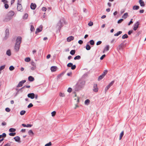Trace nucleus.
Instances as JSON below:
<instances>
[{"instance_id": "f257e3e1", "label": "nucleus", "mask_w": 146, "mask_h": 146, "mask_svg": "<svg viewBox=\"0 0 146 146\" xmlns=\"http://www.w3.org/2000/svg\"><path fill=\"white\" fill-rule=\"evenodd\" d=\"M85 84V81L82 79H80L78 82L75 88L76 91H78L83 88Z\"/></svg>"}, {"instance_id": "f03ea898", "label": "nucleus", "mask_w": 146, "mask_h": 146, "mask_svg": "<svg viewBox=\"0 0 146 146\" xmlns=\"http://www.w3.org/2000/svg\"><path fill=\"white\" fill-rule=\"evenodd\" d=\"M21 40L22 38L20 36L18 37L16 39L14 50L16 52H17L19 50Z\"/></svg>"}, {"instance_id": "7ed1b4c3", "label": "nucleus", "mask_w": 146, "mask_h": 146, "mask_svg": "<svg viewBox=\"0 0 146 146\" xmlns=\"http://www.w3.org/2000/svg\"><path fill=\"white\" fill-rule=\"evenodd\" d=\"M63 26V25L62 22H61V20H60L57 23L56 28L60 31L61 27H62Z\"/></svg>"}, {"instance_id": "20e7f679", "label": "nucleus", "mask_w": 146, "mask_h": 146, "mask_svg": "<svg viewBox=\"0 0 146 146\" xmlns=\"http://www.w3.org/2000/svg\"><path fill=\"white\" fill-rule=\"evenodd\" d=\"M26 82L25 80H22L20 81L18 85L17 86V88H19L22 86L23 84H24Z\"/></svg>"}, {"instance_id": "39448f33", "label": "nucleus", "mask_w": 146, "mask_h": 146, "mask_svg": "<svg viewBox=\"0 0 146 146\" xmlns=\"http://www.w3.org/2000/svg\"><path fill=\"white\" fill-rule=\"evenodd\" d=\"M114 83V81H112L107 87H106L105 90V92H106L110 88V87Z\"/></svg>"}, {"instance_id": "423d86ee", "label": "nucleus", "mask_w": 146, "mask_h": 146, "mask_svg": "<svg viewBox=\"0 0 146 146\" xmlns=\"http://www.w3.org/2000/svg\"><path fill=\"white\" fill-rule=\"evenodd\" d=\"M11 17H9V16H8L7 14L5 17L3 21L5 22H8L11 20Z\"/></svg>"}, {"instance_id": "0eeeda50", "label": "nucleus", "mask_w": 146, "mask_h": 146, "mask_svg": "<svg viewBox=\"0 0 146 146\" xmlns=\"http://www.w3.org/2000/svg\"><path fill=\"white\" fill-rule=\"evenodd\" d=\"M139 21H137L136 23L134 25L133 27V30L134 31H136L137 29L139 27Z\"/></svg>"}, {"instance_id": "6e6552de", "label": "nucleus", "mask_w": 146, "mask_h": 146, "mask_svg": "<svg viewBox=\"0 0 146 146\" xmlns=\"http://www.w3.org/2000/svg\"><path fill=\"white\" fill-rule=\"evenodd\" d=\"M35 94L34 93H31L27 95V96L31 99H33L35 98Z\"/></svg>"}, {"instance_id": "1a4fd4ad", "label": "nucleus", "mask_w": 146, "mask_h": 146, "mask_svg": "<svg viewBox=\"0 0 146 146\" xmlns=\"http://www.w3.org/2000/svg\"><path fill=\"white\" fill-rule=\"evenodd\" d=\"M98 88L96 84H94L93 86V90L95 92H97L98 91Z\"/></svg>"}, {"instance_id": "9d476101", "label": "nucleus", "mask_w": 146, "mask_h": 146, "mask_svg": "<svg viewBox=\"0 0 146 146\" xmlns=\"http://www.w3.org/2000/svg\"><path fill=\"white\" fill-rule=\"evenodd\" d=\"M22 9L21 5L19 3H17V9L19 11H21Z\"/></svg>"}, {"instance_id": "9b49d317", "label": "nucleus", "mask_w": 146, "mask_h": 146, "mask_svg": "<svg viewBox=\"0 0 146 146\" xmlns=\"http://www.w3.org/2000/svg\"><path fill=\"white\" fill-rule=\"evenodd\" d=\"M15 14L14 12L13 11H11L8 12L7 15L11 18V17L13 16Z\"/></svg>"}, {"instance_id": "f8f14e48", "label": "nucleus", "mask_w": 146, "mask_h": 146, "mask_svg": "<svg viewBox=\"0 0 146 146\" xmlns=\"http://www.w3.org/2000/svg\"><path fill=\"white\" fill-rule=\"evenodd\" d=\"M30 7L32 9L34 10L35 9L36 7V5L35 3H32L31 4Z\"/></svg>"}, {"instance_id": "ddd939ff", "label": "nucleus", "mask_w": 146, "mask_h": 146, "mask_svg": "<svg viewBox=\"0 0 146 146\" xmlns=\"http://www.w3.org/2000/svg\"><path fill=\"white\" fill-rule=\"evenodd\" d=\"M14 139L16 141L19 143L21 142L20 138L19 136H16L14 138Z\"/></svg>"}, {"instance_id": "4468645a", "label": "nucleus", "mask_w": 146, "mask_h": 146, "mask_svg": "<svg viewBox=\"0 0 146 146\" xmlns=\"http://www.w3.org/2000/svg\"><path fill=\"white\" fill-rule=\"evenodd\" d=\"M74 38L72 36H70L69 37L67 38V40L68 42H70L71 40H73L74 39Z\"/></svg>"}, {"instance_id": "2eb2a0df", "label": "nucleus", "mask_w": 146, "mask_h": 146, "mask_svg": "<svg viewBox=\"0 0 146 146\" xmlns=\"http://www.w3.org/2000/svg\"><path fill=\"white\" fill-rule=\"evenodd\" d=\"M57 67L56 66H52L51 67V70L52 72H55L57 69Z\"/></svg>"}, {"instance_id": "dca6fc26", "label": "nucleus", "mask_w": 146, "mask_h": 146, "mask_svg": "<svg viewBox=\"0 0 146 146\" xmlns=\"http://www.w3.org/2000/svg\"><path fill=\"white\" fill-rule=\"evenodd\" d=\"M123 46V43L119 44L117 47V49L118 50H120Z\"/></svg>"}, {"instance_id": "f3484780", "label": "nucleus", "mask_w": 146, "mask_h": 146, "mask_svg": "<svg viewBox=\"0 0 146 146\" xmlns=\"http://www.w3.org/2000/svg\"><path fill=\"white\" fill-rule=\"evenodd\" d=\"M128 16V14L127 13H125L122 16V17L124 19H126Z\"/></svg>"}, {"instance_id": "a211bd4d", "label": "nucleus", "mask_w": 146, "mask_h": 146, "mask_svg": "<svg viewBox=\"0 0 146 146\" xmlns=\"http://www.w3.org/2000/svg\"><path fill=\"white\" fill-rule=\"evenodd\" d=\"M42 27H41L40 28H37L36 29V31H35V34H37V33L40 32L42 31Z\"/></svg>"}, {"instance_id": "6ab92c4d", "label": "nucleus", "mask_w": 146, "mask_h": 146, "mask_svg": "<svg viewBox=\"0 0 146 146\" xmlns=\"http://www.w3.org/2000/svg\"><path fill=\"white\" fill-rule=\"evenodd\" d=\"M28 80L29 81L32 82L34 80V78L33 77L30 76L28 77Z\"/></svg>"}, {"instance_id": "aec40b11", "label": "nucleus", "mask_w": 146, "mask_h": 146, "mask_svg": "<svg viewBox=\"0 0 146 146\" xmlns=\"http://www.w3.org/2000/svg\"><path fill=\"white\" fill-rule=\"evenodd\" d=\"M6 35L5 37L7 38L9 35V30L8 29H6L5 30Z\"/></svg>"}, {"instance_id": "412c9836", "label": "nucleus", "mask_w": 146, "mask_h": 146, "mask_svg": "<svg viewBox=\"0 0 146 146\" xmlns=\"http://www.w3.org/2000/svg\"><path fill=\"white\" fill-rule=\"evenodd\" d=\"M89 43L91 45H94V44L95 42L93 40H90L88 43Z\"/></svg>"}, {"instance_id": "4be33fe9", "label": "nucleus", "mask_w": 146, "mask_h": 146, "mask_svg": "<svg viewBox=\"0 0 146 146\" xmlns=\"http://www.w3.org/2000/svg\"><path fill=\"white\" fill-rule=\"evenodd\" d=\"M139 7L138 6L135 5L133 6V10H137L139 9Z\"/></svg>"}, {"instance_id": "5701e85b", "label": "nucleus", "mask_w": 146, "mask_h": 146, "mask_svg": "<svg viewBox=\"0 0 146 146\" xmlns=\"http://www.w3.org/2000/svg\"><path fill=\"white\" fill-rule=\"evenodd\" d=\"M91 47L88 44H87L86 47V49L87 50H89L91 49Z\"/></svg>"}, {"instance_id": "b1692460", "label": "nucleus", "mask_w": 146, "mask_h": 146, "mask_svg": "<svg viewBox=\"0 0 146 146\" xmlns=\"http://www.w3.org/2000/svg\"><path fill=\"white\" fill-rule=\"evenodd\" d=\"M6 54L8 56H10L11 55V52L10 50H8L6 52Z\"/></svg>"}, {"instance_id": "393cba45", "label": "nucleus", "mask_w": 146, "mask_h": 146, "mask_svg": "<svg viewBox=\"0 0 146 146\" xmlns=\"http://www.w3.org/2000/svg\"><path fill=\"white\" fill-rule=\"evenodd\" d=\"M104 77V76L102 74V75H100L98 77V81H100L102 79V78Z\"/></svg>"}, {"instance_id": "a878e982", "label": "nucleus", "mask_w": 146, "mask_h": 146, "mask_svg": "<svg viewBox=\"0 0 146 146\" xmlns=\"http://www.w3.org/2000/svg\"><path fill=\"white\" fill-rule=\"evenodd\" d=\"M122 33V32L121 31H118L114 35L115 36H117L121 34Z\"/></svg>"}, {"instance_id": "bb28decb", "label": "nucleus", "mask_w": 146, "mask_h": 146, "mask_svg": "<svg viewBox=\"0 0 146 146\" xmlns=\"http://www.w3.org/2000/svg\"><path fill=\"white\" fill-rule=\"evenodd\" d=\"M124 135V131H122L120 135V136H119V140H121L123 136V135Z\"/></svg>"}, {"instance_id": "cd10ccee", "label": "nucleus", "mask_w": 146, "mask_h": 146, "mask_svg": "<svg viewBox=\"0 0 146 146\" xmlns=\"http://www.w3.org/2000/svg\"><path fill=\"white\" fill-rule=\"evenodd\" d=\"M16 129L13 128H11L9 129V131L10 132H13L16 131Z\"/></svg>"}, {"instance_id": "c85d7f7f", "label": "nucleus", "mask_w": 146, "mask_h": 146, "mask_svg": "<svg viewBox=\"0 0 146 146\" xmlns=\"http://www.w3.org/2000/svg\"><path fill=\"white\" fill-rule=\"evenodd\" d=\"M109 45H107L106 47L104 49V50L103 51V52L104 53V51H108L109 50Z\"/></svg>"}, {"instance_id": "c756f323", "label": "nucleus", "mask_w": 146, "mask_h": 146, "mask_svg": "<svg viewBox=\"0 0 146 146\" xmlns=\"http://www.w3.org/2000/svg\"><path fill=\"white\" fill-rule=\"evenodd\" d=\"M90 102V100L88 99H87L85 101L84 103H85V104L86 105H88L89 104Z\"/></svg>"}, {"instance_id": "7c9ffc66", "label": "nucleus", "mask_w": 146, "mask_h": 146, "mask_svg": "<svg viewBox=\"0 0 146 146\" xmlns=\"http://www.w3.org/2000/svg\"><path fill=\"white\" fill-rule=\"evenodd\" d=\"M80 58H81V56L79 55H78V56H75L74 58V59L75 60H79V59H80Z\"/></svg>"}, {"instance_id": "2f4dec72", "label": "nucleus", "mask_w": 146, "mask_h": 146, "mask_svg": "<svg viewBox=\"0 0 146 146\" xmlns=\"http://www.w3.org/2000/svg\"><path fill=\"white\" fill-rule=\"evenodd\" d=\"M76 51L75 50H71L70 52V53L72 55H74Z\"/></svg>"}, {"instance_id": "473e14b6", "label": "nucleus", "mask_w": 146, "mask_h": 146, "mask_svg": "<svg viewBox=\"0 0 146 146\" xmlns=\"http://www.w3.org/2000/svg\"><path fill=\"white\" fill-rule=\"evenodd\" d=\"M128 37V36L127 34H125L123 35L122 36V38L123 39L127 38Z\"/></svg>"}, {"instance_id": "72a5a7b5", "label": "nucleus", "mask_w": 146, "mask_h": 146, "mask_svg": "<svg viewBox=\"0 0 146 146\" xmlns=\"http://www.w3.org/2000/svg\"><path fill=\"white\" fill-rule=\"evenodd\" d=\"M14 69V67L13 66H10L9 68V69L10 71H12Z\"/></svg>"}, {"instance_id": "f704fd0d", "label": "nucleus", "mask_w": 146, "mask_h": 146, "mask_svg": "<svg viewBox=\"0 0 146 146\" xmlns=\"http://www.w3.org/2000/svg\"><path fill=\"white\" fill-rule=\"evenodd\" d=\"M28 133L30 135H31V134L32 135H33L34 134V133L31 130H30L29 131Z\"/></svg>"}, {"instance_id": "c9c22d12", "label": "nucleus", "mask_w": 146, "mask_h": 146, "mask_svg": "<svg viewBox=\"0 0 146 146\" xmlns=\"http://www.w3.org/2000/svg\"><path fill=\"white\" fill-rule=\"evenodd\" d=\"M31 60L30 58L29 57L26 58L25 59V61L27 62H29Z\"/></svg>"}, {"instance_id": "e433bc0d", "label": "nucleus", "mask_w": 146, "mask_h": 146, "mask_svg": "<svg viewBox=\"0 0 146 146\" xmlns=\"http://www.w3.org/2000/svg\"><path fill=\"white\" fill-rule=\"evenodd\" d=\"M26 113V111L25 110L21 111L20 113V115H24Z\"/></svg>"}, {"instance_id": "4c0bfd02", "label": "nucleus", "mask_w": 146, "mask_h": 146, "mask_svg": "<svg viewBox=\"0 0 146 146\" xmlns=\"http://www.w3.org/2000/svg\"><path fill=\"white\" fill-rule=\"evenodd\" d=\"M30 30L31 32L35 30L34 28L33 25H31Z\"/></svg>"}, {"instance_id": "58836bf2", "label": "nucleus", "mask_w": 146, "mask_h": 146, "mask_svg": "<svg viewBox=\"0 0 146 146\" xmlns=\"http://www.w3.org/2000/svg\"><path fill=\"white\" fill-rule=\"evenodd\" d=\"M9 135L11 136H13L16 135L15 133H10L9 134Z\"/></svg>"}, {"instance_id": "ea45409f", "label": "nucleus", "mask_w": 146, "mask_h": 146, "mask_svg": "<svg viewBox=\"0 0 146 146\" xmlns=\"http://www.w3.org/2000/svg\"><path fill=\"white\" fill-rule=\"evenodd\" d=\"M139 3H140L141 6V7H144L145 6V4L143 1Z\"/></svg>"}, {"instance_id": "a19ab883", "label": "nucleus", "mask_w": 146, "mask_h": 146, "mask_svg": "<svg viewBox=\"0 0 146 146\" xmlns=\"http://www.w3.org/2000/svg\"><path fill=\"white\" fill-rule=\"evenodd\" d=\"M108 72V70H105L103 72V73L102 74L104 76L107 74Z\"/></svg>"}, {"instance_id": "79ce46f5", "label": "nucleus", "mask_w": 146, "mask_h": 146, "mask_svg": "<svg viewBox=\"0 0 146 146\" xmlns=\"http://www.w3.org/2000/svg\"><path fill=\"white\" fill-rule=\"evenodd\" d=\"M73 65V64L72 63H69L67 65V66L68 67H71Z\"/></svg>"}, {"instance_id": "37998d69", "label": "nucleus", "mask_w": 146, "mask_h": 146, "mask_svg": "<svg viewBox=\"0 0 146 146\" xmlns=\"http://www.w3.org/2000/svg\"><path fill=\"white\" fill-rule=\"evenodd\" d=\"M87 76H88V75H87V74L85 73L82 76V78H85L86 77H87Z\"/></svg>"}, {"instance_id": "c03bdc74", "label": "nucleus", "mask_w": 146, "mask_h": 146, "mask_svg": "<svg viewBox=\"0 0 146 146\" xmlns=\"http://www.w3.org/2000/svg\"><path fill=\"white\" fill-rule=\"evenodd\" d=\"M5 65H3L0 67V71L3 69L5 68Z\"/></svg>"}, {"instance_id": "a18cd8bd", "label": "nucleus", "mask_w": 146, "mask_h": 146, "mask_svg": "<svg viewBox=\"0 0 146 146\" xmlns=\"http://www.w3.org/2000/svg\"><path fill=\"white\" fill-rule=\"evenodd\" d=\"M123 21V19H122L119 20L117 21V23L118 24L121 23Z\"/></svg>"}, {"instance_id": "49530a36", "label": "nucleus", "mask_w": 146, "mask_h": 146, "mask_svg": "<svg viewBox=\"0 0 146 146\" xmlns=\"http://www.w3.org/2000/svg\"><path fill=\"white\" fill-rule=\"evenodd\" d=\"M52 145L51 142H50L49 143L45 144V146H50Z\"/></svg>"}, {"instance_id": "de8ad7c7", "label": "nucleus", "mask_w": 146, "mask_h": 146, "mask_svg": "<svg viewBox=\"0 0 146 146\" xmlns=\"http://www.w3.org/2000/svg\"><path fill=\"white\" fill-rule=\"evenodd\" d=\"M56 112L55 111H54L52 112L51 113L52 116L53 117L56 114Z\"/></svg>"}, {"instance_id": "09e8293b", "label": "nucleus", "mask_w": 146, "mask_h": 146, "mask_svg": "<svg viewBox=\"0 0 146 146\" xmlns=\"http://www.w3.org/2000/svg\"><path fill=\"white\" fill-rule=\"evenodd\" d=\"M28 15L27 14H25L24 16V18L26 19L28 17Z\"/></svg>"}, {"instance_id": "8fccbe9b", "label": "nucleus", "mask_w": 146, "mask_h": 146, "mask_svg": "<svg viewBox=\"0 0 146 146\" xmlns=\"http://www.w3.org/2000/svg\"><path fill=\"white\" fill-rule=\"evenodd\" d=\"M7 3H6L5 4V8L6 9H7L9 8V5L7 4Z\"/></svg>"}, {"instance_id": "3c124183", "label": "nucleus", "mask_w": 146, "mask_h": 146, "mask_svg": "<svg viewBox=\"0 0 146 146\" xmlns=\"http://www.w3.org/2000/svg\"><path fill=\"white\" fill-rule=\"evenodd\" d=\"M76 66L75 65H72V66H71V68L72 70H74L76 68Z\"/></svg>"}, {"instance_id": "603ef678", "label": "nucleus", "mask_w": 146, "mask_h": 146, "mask_svg": "<svg viewBox=\"0 0 146 146\" xmlns=\"http://www.w3.org/2000/svg\"><path fill=\"white\" fill-rule=\"evenodd\" d=\"M33 106V104L32 103L30 104L27 107L29 108H30L32 107Z\"/></svg>"}, {"instance_id": "864d4df0", "label": "nucleus", "mask_w": 146, "mask_h": 146, "mask_svg": "<svg viewBox=\"0 0 146 146\" xmlns=\"http://www.w3.org/2000/svg\"><path fill=\"white\" fill-rule=\"evenodd\" d=\"M106 55L105 54H104L102 55L100 58V59L101 60H102L106 56Z\"/></svg>"}, {"instance_id": "5fc2aeb1", "label": "nucleus", "mask_w": 146, "mask_h": 146, "mask_svg": "<svg viewBox=\"0 0 146 146\" xmlns=\"http://www.w3.org/2000/svg\"><path fill=\"white\" fill-rule=\"evenodd\" d=\"M31 64L33 66L36 67V64L34 62H31Z\"/></svg>"}, {"instance_id": "6e6d98bb", "label": "nucleus", "mask_w": 146, "mask_h": 146, "mask_svg": "<svg viewBox=\"0 0 146 146\" xmlns=\"http://www.w3.org/2000/svg\"><path fill=\"white\" fill-rule=\"evenodd\" d=\"M59 96L62 97H64L65 96V94L64 93H60L59 94Z\"/></svg>"}, {"instance_id": "4d7b16f0", "label": "nucleus", "mask_w": 146, "mask_h": 146, "mask_svg": "<svg viewBox=\"0 0 146 146\" xmlns=\"http://www.w3.org/2000/svg\"><path fill=\"white\" fill-rule=\"evenodd\" d=\"M10 110V109L8 108H7L5 109V111L7 112H9Z\"/></svg>"}, {"instance_id": "13d9d810", "label": "nucleus", "mask_w": 146, "mask_h": 146, "mask_svg": "<svg viewBox=\"0 0 146 146\" xmlns=\"http://www.w3.org/2000/svg\"><path fill=\"white\" fill-rule=\"evenodd\" d=\"M132 20H133V19H131V21H130L129 22L128 24V26L130 25L131 24H132L133 23Z\"/></svg>"}, {"instance_id": "bf43d9fd", "label": "nucleus", "mask_w": 146, "mask_h": 146, "mask_svg": "<svg viewBox=\"0 0 146 146\" xmlns=\"http://www.w3.org/2000/svg\"><path fill=\"white\" fill-rule=\"evenodd\" d=\"M93 25V23L92 22H90L88 24V25L90 26H91Z\"/></svg>"}, {"instance_id": "052dcab7", "label": "nucleus", "mask_w": 146, "mask_h": 146, "mask_svg": "<svg viewBox=\"0 0 146 146\" xmlns=\"http://www.w3.org/2000/svg\"><path fill=\"white\" fill-rule=\"evenodd\" d=\"M2 2H3L4 4L8 3V1L6 0H1Z\"/></svg>"}, {"instance_id": "680f3d73", "label": "nucleus", "mask_w": 146, "mask_h": 146, "mask_svg": "<svg viewBox=\"0 0 146 146\" xmlns=\"http://www.w3.org/2000/svg\"><path fill=\"white\" fill-rule=\"evenodd\" d=\"M72 91V89L71 88H68L67 91L69 92H71Z\"/></svg>"}, {"instance_id": "e2e57ef3", "label": "nucleus", "mask_w": 146, "mask_h": 146, "mask_svg": "<svg viewBox=\"0 0 146 146\" xmlns=\"http://www.w3.org/2000/svg\"><path fill=\"white\" fill-rule=\"evenodd\" d=\"M102 43V42L101 41H98L96 43V45H99L101 44Z\"/></svg>"}, {"instance_id": "0e129e2a", "label": "nucleus", "mask_w": 146, "mask_h": 146, "mask_svg": "<svg viewBox=\"0 0 146 146\" xmlns=\"http://www.w3.org/2000/svg\"><path fill=\"white\" fill-rule=\"evenodd\" d=\"M78 43L80 44H83V41L81 40H80L78 41Z\"/></svg>"}, {"instance_id": "69168bd1", "label": "nucleus", "mask_w": 146, "mask_h": 146, "mask_svg": "<svg viewBox=\"0 0 146 146\" xmlns=\"http://www.w3.org/2000/svg\"><path fill=\"white\" fill-rule=\"evenodd\" d=\"M133 31L132 30L129 31L128 32V34L129 35H130L131 33H132Z\"/></svg>"}, {"instance_id": "338daca9", "label": "nucleus", "mask_w": 146, "mask_h": 146, "mask_svg": "<svg viewBox=\"0 0 146 146\" xmlns=\"http://www.w3.org/2000/svg\"><path fill=\"white\" fill-rule=\"evenodd\" d=\"M2 137H5L6 136V135L5 133H3L2 135H1Z\"/></svg>"}, {"instance_id": "774afa93", "label": "nucleus", "mask_w": 146, "mask_h": 146, "mask_svg": "<svg viewBox=\"0 0 146 146\" xmlns=\"http://www.w3.org/2000/svg\"><path fill=\"white\" fill-rule=\"evenodd\" d=\"M11 144L10 143H7L4 145V146H10Z\"/></svg>"}]
</instances>
